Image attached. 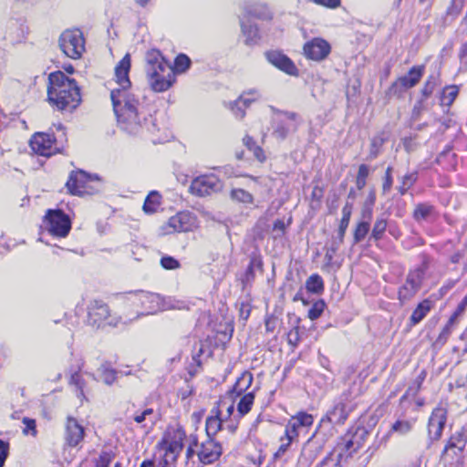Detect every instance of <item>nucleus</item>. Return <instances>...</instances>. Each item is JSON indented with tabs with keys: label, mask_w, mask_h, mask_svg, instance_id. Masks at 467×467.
I'll use <instances>...</instances> for the list:
<instances>
[{
	"label": "nucleus",
	"mask_w": 467,
	"mask_h": 467,
	"mask_svg": "<svg viewBox=\"0 0 467 467\" xmlns=\"http://www.w3.org/2000/svg\"><path fill=\"white\" fill-rule=\"evenodd\" d=\"M130 65L129 53L116 65L115 82L118 87L112 88L110 99L120 128L130 134H136L143 128L147 117L141 110L139 95L130 88Z\"/></svg>",
	"instance_id": "f257e3e1"
},
{
	"label": "nucleus",
	"mask_w": 467,
	"mask_h": 467,
	"mask_svg": "<svg viewBox=\"0 0 467 467\" xmlns=\"http://www.w3.org/2000/svg\"><path fill=\"white\" fill-rule=\"evenodd\" d=\"M144 70L148 84L154 92H164L176 81L173 67L158 49L146 52Z\"/></svg>",
	"instance_id": "f03ea898"
},
{
	"label": "nucleus",
	"mask_w": 467,
	"mask_h": 467,
	"mask_svg": "<svg viewBox=\"0 0 467 467\" xmlns=\"http://www.w3.org/2000/svg\"><path fill=\"white\" fill-rule=\"evenodd\" d=\"M125 299L137 309L135 319L141 316L154 315L168 308L161 295L150 291H130L126 293Z\"/></svg>",
	"instance_id": "7ed1b4c3"
},
{
	"label": "nucleus",
	"mask_w": 467,
	"mask_h": 467,
	"mask_svg": "<svg viewBox=\"0 0 467 467\" xmlns=\"http://www.w3.org/2000/svg\"><path fill=\"white\" fill-rule=\"evenodd\" d=\"M87 309L88 324L97 328L105 325L118 327L119 324H127L132 320H123L121 317L110 314L108 305L101 300H91Z\"/></svg>",
	"instance_id": "20e7f679"
},
{
	"label": "nucleus",
	"mask_w": 467,
	"mask_h": 467,
	"mask_svg": "<svg viewBox=\"0 0 467 467\" xmlns=\"http://www.w3.org/2000/svg\"><path fill=\"white\" fill-rule=\"evenodd\" d=\"M66 186L71 194L91 195L100 190L101 182L97 175L88 174L79 170L70 173Z\"/></svg>",
	"instance_id": "39448f33"
},
{
	"label": "nucleus",
	"mask_w": 467,
	"mask_h": 467,
	"mask_svg": "<svg viewBox=\"0 0 467 467\" xmlns=\"http://www.w3.org/2000/svg\"><path fill=\"white\" fill-rule=\"evenodd\" d=\"M81 102L80 89L74 78L60 71V111L72 112Z\"/></svg>",
	"instance_id": "423d86ee"
},
{
	"label": "nucleus",
	"mask_w": 467,
	"mask_h": 467,
	"mask_svg": "<svg viewBox=\"0 0 467 467\" xmlns=\"http://www.w3.org/2000/svg\"><path fill=\"white\" fill-rule=\"evenodd\" d=\"M60 49L70 58L78 59L85 51V38L78 28L65 30L60 36Z\"/></svg>",
	"instance_id": "0eeeda50"
},
{
	"label": "nucleus",
	"mask_w": 467,
	"mask_h": 467,
	"mask_svg": "<svg viewBox=\"0 0 467 467\" xmlns=\"http://www.w3.org/2000/svg\"><path fill=\"white\" fill-rule=\"evenodd\" d=\"M185 432L182 428L169 430L160 447L164 451V461L167 464L174 462L183 448V440Z\"/></svg>",
	"instance_id": "6e6552de"
},
{
	"label": "nucleus",
	"mask_w": 467,
	"mask_h": 467,
	"mask_svg": "<svg viewBox=\"0 0 467 467\" xmlns=\"http://www.w3.org/2000/svg\"><path fill=\"white\" fill-rule=\"evenodd\" d=\"M424 276V271L419 267L410 271L404 282L399 288L398 299L401 305L409 303L419 292Z\"/></svg>",
	"instance_id": "1a4fd4ad"
},
{
	"label": "nucleus",
	"mask_w": 467,
	"mask_h": 467,
	"mask_svg": "<svg viewBox=\"0 0 467 467\" xmlns=\"http://www.w3.org/2000/svg\"><path fill=\"white\" fill-rule=\"evenodd\" d=\"M223 189L222 181L214 174H205L192 180L190 191L200 197L220 192Z\"/></svg>",
	"instance_id": "9d476101"
},
{
	"label": "nucleus",
	"mask_w": 467,
	"mask_h": 467,
	"mask_svg": "<svg viewBox=\"0 0 467 467\" xmlns=\"http://www.w3.org/2000/svg\"><path fill=\"white\" fill-rule=\"evenodd\" d=\"M58 238V209L48 210L40 226L38 241L45 243L47 245L57 246L56 243Z\"/></svg>",
	"instance_id": "9b49d317"
},
{
	"label": "nucleus",
	"mask_w": 467,
	"mask_h": 467,
	"mask_svg": "<svg viewBox=\"0 0 467 467\" xmlns=\"http://www.w3.org/2000/svg\"><path fill=\"white\" fill-rule=\"evenodd\" d=\"M198 228L196 216L189 212H181L171 216L164 226L165 234L191 232Z\"/></svg>",
	"instance_id": "f8f14e48"
},
{
	"label": "nucleus",
	"mask_w": 467,
	"mask_h": 467,
	"mask_svg": "<svg viewBox=\"0 0 467 467\" xmlns=\"http://www.w3.org/2000/svg\"><path fill=\"white\" fill-rule=\"evenodd\" d=\"M303 52L307 59L320 62L329 56L331 45L322 37H314L305 43Z\"/></svg>",
	"instance_id": "ddd939ff"
},
{
	"label": "nucleus",
	"mask_w": 467,
	"mask_h": 467,
	"mask_svg": "<svg viewBox=\"0 0 467 467\" xmlns=\"http://www.w3.org/2000/svg\"><path fill=\"white\" fill-rule=\"evenodd\" d=\"M56 141L54 134L36 132L32 136L29 145L35 153L48 157L56 152Z\"/></svg>",
	"instance_id": "4468645a"
},
{
	"label": "nucleus",
	"mask_w": 467,
	"mask_h": 467,
	"mask_svg": "<svg viewBox=\"0 0 467 467\" xmlns=\"http://www.w3.org/2000/svg\"><path fill=\"white\" fill-rule=\"evenodd\" d=\"M425 67L414 66L412 67L408 74L400 77L391 86V89L395 92H403L415 87L422 78L424 74Z\"/></svg>",
	"instance_id": "2eb2a0df"
},
{
	"label": "nucleus",
	"mask_w": 467,
	"mask_h": 467,
	"mask_svg": "<svg viewBox=\"0 0 467 467\" xmlns=\"http://www.w3.org/2000/svg\"><path fill=\"white\" fill-rule=\"evenodd\" d=\"M447 420V410L443 407H437L432 410L429 419L428 431L430 439L437 441L441 438Z\"/></svg>",
	"instance_id": "dca6fc26"
},
{
	"label": "nucleus",
	"mask_w": 467,
	"mask_h": 467,
	"mask_svg": "<svg viewBox=\"0 0 467 467\" xmlns=\"http://www.w3.org/2000/svg\"><path fill=\"white\" fill-rule=\"evenodd\" d=\"M265 57L270 64L281 71L290 75L297 76L298 69L295 63L285 54L277 50H272L265 53Z\"/></svg>",
	"instance_id": "f3484780"
},
{
	"label": "nucleus",
	"mask_w": 467,
	"mask_h": 467,
	"mask_svg": "<svg viewBox=\"0 0 467 467\" xmlns=\"http://www.w3.org/2000/svg\"><path fill=\"white\" fill-rule=\"evenodd\" d=\"M221 454L222 447L220 443L212 438H207L205 441L202 442L197 451L198 459L202 464L214 462Z\"/></svg>",
	"instance_id": "a211bd4d"
},
{
	"label": "nucleus",
	"mask_w": 467,
	"mask_h": 467,
	"mask_svg": "<svg viewBox=\"0 0 467 467\" xmlns=\"http://www.w3.org/2000/svg\"><path fill=\"white\" fill-rule=\"evenodd\" d=\"M83 367V361L80 358L76 357L74 360V364L71 366L69 370L67 372V376L68 378V384L72 387H75L78 397L83 400L85 398L84 387L85 381L80 374L81 368Z\"/></svg>",
	"instance_id": "6ab92c4d"
},
{
	"label": "nucleus",
	"mask_w": 467,
	"mask_h": 467,
	"mask_svg": "<svg viewBox=\"0 0 467 467\" xmlns=\"http://www.w3.org/2000/svg\"><path fill=\"white\" fill-rule=\"evenodd\" d=\"M297 128V115L291 112H285L278 117L276 127L273 135L280 140H284L291 130Z\"/></svg>",
	"instance_id": "aec40b11"
},
{
	"label": "nucleus",
	"mask_w": 467,
	"mask_h": 467,
	"mask_svg": "<svg viewBox=\"0 0 467 467\" xmlns=\"http://www.w3.org/2000/svg\"><path fill=\"white\" fill-rule=\"evenodd\" d=\"M261 98L260 92L255 89H249L244 91L234 103H232L231 109L238 119L244 117V109L249 107L252 102L258 100Z\"/></svg>",
	"instance_id": "412c9836"
},
{
	"label": "nucleus",
	"mask_w": 467,
	"mask_h": 467,
	"mask_svg": "<svg viewBox=\"0 0 467 467\" xmlns=\"http://www.w3.org/2000/svg\"><path fill=\"white\" fill-rule=\"evenodd\" d=\"M84 437V428L72 417H68L65 426V441L68 446H77Z\"/></svg>",
	"instance_id": "4be33fe9"
},
{
	"label": "nucleus",
	"mask_w": 467,
	"mask_h": 467,
	"mask_svg": "<svg viewBox=\"0 0 467 467\" xmlns=\"http://www.w3.org/2000/svg\"><path fill=\"white\" fill-rule=\"evenodd\" d=\"M352 209H353V206H352V203H350V202H346V204L344 205V207L342 209V218L340 220V223H339V227H338V231H337V239H335L333 241V244L331 246V250L333 253H335L339 248V246L343 244L344 236H345L346 231L349 224Z\"/></svg>",
	"instance_id": "5701e85b"
},
{
	"label": "nucleus",
	"mask_w": 467,
	"mask_h": 467,
	"mask_svg": "<svg viewBox=\"0 0 467 467\" xmlns=\"http://www.w3.org/2000/svg\"><path fill=\"white\" fill-rule=\"evenodd\" d=\"M226 405V402L223 400H219L217 408L212 410L213 415L207 418L206 420V432L208 438H211L212 435L216 434L222 427L223 421V409Z\"/></svg>",
	"instance_id": "b1692460"
},
{
	"label": "nucleus",
	"mask_w": 467,
	"mask_h": 467,
	"mask_svg": "<svg viewBox=\"0 0 467 467\" xmlns=\"http://www.w3.org/2000/svg\"><path fill=\"white\" fill-rule=\"evenodd\" d=\"M435 215V207L429 202L417 203L412 213V217L417 223L429 221Z\"/></svg>",
	"instance_id": "393cba45"
},
{
	"label": "nucleus",
	"mask_w": 467,
	"mask_h": 467,
	"mask_svg": "<svg viewBox=\"0 0 467 467\" xmlns=\"http://www.w3.org/2000/svg\"><path fill=\"white\" fill-rule=\"evenodd\" d=\"M433 307V302L429 299H424L421 301L416 308L413 310L410 317V322L411 326H415L419 324L420 321H422L425 317L428 315V313L431 310Z\"/></svg>",
	"instance_id": "a878e982"
},
{
	"label": "nucleus",
	"mask_w": 467,
	"mask_h": 467,
	"mask_svg": "<svg viewBox=\"0 0 467 467\" xmlns=\"http://www.w3.org/2000/svg\"><path fill=\"white\" fill-rule=\"evenodd\" d=\"M466 443L467 432L465 431H462L451 437L447 445L445 446L444 451L448 452L450 451H453L454 454H458V452L462 451V450L466 446Z\"/></svg>",
	"instance_id": "bb28decb"
},
{
	"label": "nucleus",
	"mask_w": 467,
	"mask_h": 467,
	"mask_svg": "<svg viewBox=\"0 0 467 467\" xmlns=\"http://www.w3.org/2000/svg\"><path fill=\"white\" fill-rule=\"evenodd\" d=\"M47 91L48 103L58 106V71L49 74Z\"/></svg>",
	"instance_id": "cd10ccee"
},
{
	"label": "nucleus",
	"mask_w": 467,
	"mask_h": 467,
	"mask_svg": "<svg viewBox=\"0 0 467 467\" xmlns=\"http://www.w3.org/2000/svg\"><path fill=\"white\" fill-rule=\"evenodd\" d=\"M253 382V374L249 371H244L241 374V376L237 379L235 384L233 387L231 394L235 396H241L244 391H246L252 385Z\"/></svg>",
	"instance_id": "c85d7f7f"
},
{
	"label": "nucleus",
	"mask_w": 467,
	"mask_h": 467,
	"mask_svg": "<svg viewBox=\"0 0 467 467\" xmlns=\"http://www.w3.org/2000/svg\"><path fill=\"white\" fill-rule=\"evenodd\" d=\"M347 416L345 404L339 402L336 404L332 410L327 411L326 419L331 423L340 424L345 421Z\"/></svg>",
	"instance_id": "c756f323"
},
{
	"label": "nucleus",
	"mask_w": 467,
	"mask_h": 467,
	"mask_svg": "<svg viewBox=\"0 0 467 467\" xmlns=\"http://www.w3.org/2000/svg\"><path fill=\"white\" fill-rule=\"evenodd\" d=\"M254 401V395L253 392H248L243 395L237 403V414L240 417H243L245 414H247L251 410Z\"/></svg>",
	"instance_id": "7c9ffc66"
},
{
	"label": "nucleus",
	"mask_w": 467,
	"mask_h": 467,
	"mask_svg": "<svg viewBox=\"0 0 467 467\" xmlns=\"http://www.w3.org/2000/svg\"><path fill=\"white\" fill-rule=\"evenodd\" d=\"M242 32L245 36V43L247 45H254L258 38V28L255 25L251 23L241 22Z\"/></svg>",
	"instance_id": "2f4dec72"
},
{
	"label": "nucleus",
	"mask_w": 467,
	"mask_h": 467,
	"mask_svg": "<svg viewBox=\"0 0 467 467\" xmlns=\"http://www.w3.org/2000/svg\"><path fill=\"white\" fill-rule=\"evenodd\" d=\"M161 197L157 192H151L144 202L143 211L146 213L157 212L161 205Z\"/></svg>",
	"instance_id": "473e14b6"
},
{
	"label": "nucleus",
	"mask_w": 467,
	"mask_h": 467,
	"mask_svg": "<svg viewBox=\"0 0 467 467\" xmlns=\"http://www.w3.org/2000/svg\"><path fill=\"white\" fill-rule=\"evenodd\" d=\"M133 420L137 423L143 424L144 427H147L154 424L156 416L152 409H146L140 413H136Z\"/></svg>",
	"instance_id": "72a5a7b5"
},
{
	"label": "nucleus",
	"mask_w": 467,
	"mask_h": 467,
	"mask_svg": "<svg viewBox=\"0 0 467 467\" xmlns=\"http://www.w3.org/2000/svg\"><path fill=\"white\" fill-rule=\"evenodd\" d=\"M230 197L233 201L245 205L252 204L254 202L253 195L244 189H234L231 191Z\"/></svg>",
	"instance_id": "f704fd0d"
},
{
	"label": "nucleus",
	"mask_w": 467,
	"mask_h": 467,
	"mask_svg": "<svg viewBox=\"0 0 467 467\" xmlns=\"http://www.w3.org/2000/svg\"><path fill=\"white\" fill-rule=\"evenodd\" d=\"M306 287L307 291L311 293H322L324 290V283L321 276L318 275H310L306 282Z\"/></svg>",
	"instance_id": "c9c22d12"
},
{
	"label": "nucleus",
	"mask_w": 467,
	"mask_h": 467,
	"mask_svg": "<svg viewBox=\"0 0 467 467\" xmlns=\"http://www.w3.org/2000/svg\"><path fill=\"white\" fill-rule=\"evenodd\" d=\"M387 225L388 223L385 218H378L374 223L370 237L375 241L380 240L387 229Z\"/></svg>",
	"instance_id": "e433bc0d"
},
{
	"label": "nucleus",
	"mask_w": 467,
	"mask_h": 467,
	"mask_svg": "<svg viewBox=\"0 0 467 467\" xmlns=\"http://www.w3.org/2000/svg\"><path fill=\"white\" fill-rule=\"evenodd\" d=\"M244 143L247 147V149L254 153V157L259 161L262 162L265 160V156L263 150L259 146L255 145V142L252 137L245 136L244 138Z\"/></svg>",
	"instance_id": "4c0bfd02"
},
{
	"label": "nucleus",
	"mask_w": 467,
	"mask_h": 467,
	"mask_svg": "<svg viewBox=\"0 0 467 467\" xmlns=\"http://www.w3.org/2000/svg\"><path fill=\"white\" fill-rule=\"evenodd\" d=\"M191 66V59L184 54L176 57L173 69L176 73H184Z\"/></svg>",
	"instance_id": "58836bf2"
},
{
	"label": "nucleus",
	"mask_w": 467,
	"mask_h": 467,
	"mask_svg": "<svg viewBox=\"0 0 467 467\" xmlns=\"http://www.w3.org/2000/svg\"><path fill=\"white\" fill-rule=\"evenodd\" d=\"M458 95V88L456 86H450L444 88L441 102L447 106H450Z\"/></svg>",
	"instance_id": "ea45409f"
},
{
	"label": "nucleus",
	"mask_w": 467,
	"mask_h": 467,
	"mask_svg": "<svg viewBox=\"0 0 467 467\" xmlns=\"http://www.w3.org/2000/svg\"><path fill=\"white\" fill-rule=\"evenodd\" d=\"M369 223L368 222H360L354 232V242L356 244L361 242L369 231Z\"/></svg>",
	"instance_id": "a19ab883"
},
{
	"label": "nucleus",
	"mask_w": 467,
	"mask_h": 467,
	"mask_svg": "<svg viewBox=\"0 0 467 467\" xmlns=\"http://www.w3.org/2000/svg\"><path fill=\"white\" fill-rule=\"evenodd\" d=\"M326 304L323 300H317L316 301L311 308L308 310V317L311 320L317 319L323 313L325 309Z\"/></svg>",
	"instance_id": "79ce46f5"
},
{
	"label": "nucleus",
	"mask_w": 467,
	"mask_h": 467,
	"mask_svg": "<svg viewBox=\"0 0 467 467\" xmlns=\"http://www.w3.org/2000/svg\"><path fill=\"white\" fill-rule=\"evenodd\" d=\"M412 424L409 420H397L391 427V431L400 435L409 433L411 431Z\"/></svg>",
	"instance_id": "37998d69"
},
{
	"label": "nucleus",
	"mask_w": 467,
	"mask_h": 467,
	"mask_svg": "<svg viewBox=\"0 0 467 467\" xmlns=\"http://www.w3.org/2000/svg\"><path fill=\"white\" fill-rule=\"evenodd\" d=\"M292 419L301 427H309L313 424V416L306 412H299Z\"/></svg>",
	"instance_id": "c03bdc74"
},
{
	"label": "nucleus",
	"mask_w": 467,
	"mask_h": 467,
	"mask_svg": "<svg viewBox=\"0 0 467 467\" xmlns=\"http://www.w3.org/2000/svg\"><path fill=\"white\" fill-rule=\"evenodd\" d=\"M71 229V220L69 216L60 211V238L66 237Z\"/></svg>",
	"instance_id": "a18cd8bd"
},
{
	"label": "nucleus",
	"mask_w": 467,
	"mask_h": 467,
	"mask_svg": "<svg viewBox=\"0 0 467 467\" xmlns=\"http://www.w3.org/2000/svg\"><path fill=\"white\" fill-rule=\"evenodd\" d=\"M439 78L436 75H431L428 78L422 88V94L424 97H429L432 94L435 87L438 84Z\"/></svg>",
	"instance_id": "49530a36"
},
{
	"label": "nucleus",
	"mask_w": 467,
	"mask_h": 467,
	"mask_svg": "<svg viewBox=\"0 0 467 467\" xmlns=\"http://www.w3.org/2000/svg\"><path fill=\"white\" fill-rule=\"evenodd\" d=\"M369 170L366 164H361L358 167V176H357V187L361 190L366 185V179L368 175Z\"/></svg>",
	"instance_id": "de8ad7c7"
},
{
	"label": "nucleus",
	"mask_w": 467,
	"mask_h": 467,
	"mask_svg": "<svg viewBox=\"0 0 467 467\" xmlns=\"http://www.w3.org/2000/svg\"><path fill=\"white\" fill-rule=\"evenodd\" d=\"M101 379L107 385H111L116 379V371L112 368L102 367L101 368Z\"/></svg>",
	"instance_id": "09e8293b"
},
{
	"label": "nucleus",
	"mask_w": 467,
	"mask_h": 467,
	"mask_svg": "<svg viewBox=\"0 0 467 467\" xmlns=\"http://www.w3.org/2000/svg\"><path fill=\"white\" fill-rule=\"evenodd\" d=\"M302 428L299 426L292 418L288 420L285 426V434L296 440L299 435V429Z\"/></svg>",
	"instance_id": "8fccbe9b"
},
{
	"label": "nucleus",
	"mask_w": 467,
	"mask_h": 467,
	"mask_svg": "<svg viewBox=\"0 0 467 467\" xmlns=\"http://www.w3.org/2000/svg\"><path fill=\"white\" fill-rule=\"evenodd\" d=\"M293 441H295L293 438L286 436L285 434V436L280 439L281 444L276 452L275 453V458L277 459L281 457L283 454H285V451L288 450L289 446L291 445V443L293 442Z\"/></svg>",
	"instance_id": "3c124183"
},
{
	"label": "nucleus",
	"mask_w": 467,
	"mask_h": 467,
	"mask_svg": "<svg viewBox=\"0 0 467 467\" xmlns=\"http://www.w3.org/2000/svg\"><path fill=\"white\" fill-rule=\"evenodd\" d=\"M22 422L25 425L23 433L25 435H32L35 437L36 435V420L29 418H24Z\"/></svg>",
	"instance_id": "603ef678"
},
{
	"label": "nucleus",
	"mask_w": 467,
	"mask_h": 467,
	"mask_svg": "<svg viewBox=\"0 0 467 467\" xmlns=\"http://www.w3.org/2000/svg\"><path fill=\"white\" fill-rule=\"evenodd\" d=\"M317 467H340V456L330 454Z\"/></svg>",
	"instance_id": "864d4df0"
},
{
	"label": "nucleus",
	"mask_w": 467,
	"mask_h": 467,
	"mask_svg": "<svg viewBox=\"0 0 467 467\" xmlns=\"http://www.w3.org/2000/svg\"><path fill=\"white\" fill-rule=\"evenodd\" d=\"M161 265L168 270L177 269L180 266L179 262L171 256H163L161 260Z\"/></svg>",
	"instance_id": "5fc2aeb1"
},
{
	"label": "nucleus",
	"mask_w": 467,
	"mask_h": 467,
	"mask_svg": "<svg viewBox=\"0 0 467 467\" xmlns=\"http://www.w3.org/2000/svg\"><path fill=\"white\" fill-rule=\"evenodd\" d=\"M382 144H383V140L381 138H374L371 140L370 151H369V157L371 159H374L378 156V154L379 153V149L382 146Z\"/></svg>",
	"instance_id": "6e6d98bb"
},
{
	"label": "nucleus",
	"mask_w": 467,
	"mask_h": 467,
	"mask_svg": "<svg viewBox=\"0 0 467 467\" xmlns=\"http://www.w3.org/2000/svg\"><path fill=\"white\" fill-rule=\"evenodd\" d=\"M300 340L299 327H295L287 333V341L290 345L296 347Z\"/></svg>",
	"instance_id": "4d7b16f0"
},
{
	"label": "nucleus",
	"mask_w": 467,
	"mask_h": 467,
	"mask_svg": "<svg viewBox=\"0 0 467 467\" xmlns=\"http://www.w3.org/2000/svg\"><path fill=\"white\" fill-rule=\"evenodd\" d=\"M223 400L226 402V405H224L223 409V419L226 420L234 414V402L233 400H227L226 399Z\"/></svg>",
	"instance_id": "13d9d810"
},
{
	"label": "nucleus",
	"mask_w": 467,
	"mask_h": 467,
	"mask_svg": "<svg viewBox=\"0 0 467 467\" xmlns=\"http://www.w3.org/2000/svg\"><path fill=\"white\" fill-rule=\"evenodd\" d=\"M417 179L418 173L414 171L404 175L401 179V182L410 189L416 182Z\"/></svg>",
	"instance_id": "bf43d9fd"
},
{
	"label": "nucleus",
	"mask_w": 467,
	"mask_h": 467,
	"mask_svg": "<svg viewBox=\"0 0 467 467\" xmlns=\"http://www.w3.org/2000/svg\"><path fill=\"white\" fill-rule=\"evenodd\" d=\"M392 168L388 167L385 173V179L383 182V192H389L392 186V175H391Z\"/></svg>",
	"instance_id": "052dcab7"
},
{
	"label": "nucleus",
	"mask_w": 467,
	"mask_h": 467,
	"mask_svg": "<svg viewBox=\"0 0 467 467\" xmlns=\"http://www.w3.org/2000/svg\"><path fill=\"white\" fill-rule=\"evenodd\" d=\"M357 438L358 433L355 434L353 439H350L346 441L345 447L348 451H356L360 447V442L358 441H356Z\"/></svg>",
	"instance_id": "680f3d73"
},
{
	"label": "nucleus",
	"mask_w": 467,
	"mask_h": 467,
	"mask_svg": "<svg viewBox=\"0 0 467 467\" xmlns=\"http://www.w3.org/2000/svg\"><path fill=\"white\" fill-rule=\"evenodd\" d=\"M8 455V446L3 441L0 440V467L4 466V463Z\"/></svg>",
	"instance_id": "e2e57ef3"
},
{
	"label": "nucleus",
	"mask_w": 467,
	"mask_h": 467,
	"mask_svg": "<svg viewBox=\"0 0 467 467\" xmlns=\"http://www.w3.org/2000/svg\"><path fill=\"white\" fill-rule=\"evenodd\" d=\"M111 462V456L109 453H103L100 455L97 466L98 467H109Z\"/></svg>",
	"instance_id": "0e129e2a"
},
{
	"label": "nucleus",
	"mask_w": 467,
	"mask_h": 467,
	"mask_svg": "<svg viewBox=\"0 0 467 467\" xmlns=\"http://www.w3.org/2000/svg\"><path fill=\"white\" fill-rule=\"evenodd\" d=\"M286 224L283 220H276L274 223V231L277 232V235H283L285 230Z\"/></svg>",
	"instance_id": "69168bd1"
},
{
	"label": "nucleus",
	"mask_w": 467,
	"mask_h": 467,
	"mask_svg": "<svg viewBox=\"0 0 467 467\" xmlns=\"http://www.w3.org/2000/svg\"><path fill=\"white\" fill-rule=\"evenodd\" d=\"M262 11L260 12H257L256 9L254 10H252L250 11V13L252 14L253 16H255V17H258V18H262V19H265V18H268L269 17V14H268V11L266 9L265 6H259Z\"/></svg>",
	"instance_id": "338daca9"
},
{
	"label": "nucleus",
	"mask_w": 467,
	"mask_h": 467,
	"mask_svg": "<svg viewBox=\"0 0 467 467\" xmlns=\"http://www.w3.org/2000/svg\"><path fill=\"white\" fill-rule=\"evenodd\" d=\"M458 57L462 62H464V60L467 58V41L462 44L459 49Z\"/></svg>",
	"instance_id": "774afa93"
}]
</instances>
